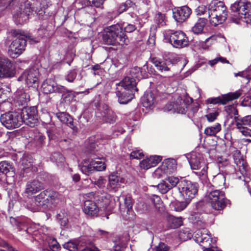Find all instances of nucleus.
<instances>
[{
    "label": "nucleus",
    "mask_w": 251,
    "mask_h": 251,
    "mask_svg": "<svg viewBox=\"0 0 251 251\" xmlns=\"http://www.w3.org/2000/svg\"><path fill=\"white\" fill-rule=\"evenodd\" d=\"M215 43V38L211 36L207 38L205 41H201L199 43V47L203 50H208Z\"/></svg>",
    "instance_id": "nucleus-40"
},
{
    "label": "nucleus",
    "mask_w": 251,
    "mask_h": 251,
    "mask_svg": "<svg viewBox=\"0 0 251 251\" xmlns=\"http://www.w3.org/2000/svg\"><path fill=\"white\" fill-rule=\"evenodd\" d=\"M206 7L203 5H200L196 9L195 12L198 15H201L206 12Z\"/></svg>",
    "instance_id": "nucleus-61"
},
{
    "label": "nucleus",
    "mask_w": 251,
    "mask_h": 251,
    "mask_svg": "<svg viewBox=\"0 0 251 251\" xmlns=\"http://www.w3.org/2000/svg\"><path fill=\"white\" fill-rule=\"evenodd\" d=\"M191 10L187 6L178 7L173 11V17L177 22L185 21L190 15Z\"/></svg>",
    "instance_id": "nucleus-19"
},
{
    "label": "nucleus",
    "mask_w": 251,
    "mask_h": 251,
    "mask_svg": "<svg viewBox=\"0 0 251 251\" xmlns=\"http://www.w3.org/2000/svg\"><path fill=\"white\" fill-rule=\"evenodd\" d=\"M33 11L31 3L26 0H22L20 6L13 14V19L17 24L25 23L29 19L30 14Z\"/></svg>",
    "instance_id": "nucleus-7"
},
{
    "label": "nucleus",
    "mask_w": 251,
    "mask_h": 251,
    "mask_svg": "<svg viewBox=\"0 0 251 251\" xmlns=\"http://www.w3.org/2000/svg\"><path fill=\"white\" fill-rule=\"evenodd\" d=\"M168 183L169 186L172 189L175 187L177 184L179 185V179L177 177L175 176L168 177L166 180Z\"/></svg>",
    "instance_id": "nucleus-48"
},
{
    "label": "nucleus",
    "mask_w": 251,
    "mask_h": 251,
    "mask_svg": "<svg viewBox=\"0 0 251 251\" xmlns=\"http://www.w3.org/2000/svg\"><path fill=\"white\" fill-rule=\"evenodd\" d=\"M15 74V67L11 61L7 59L0 58V77H12Z\"/></svg>",
    "instance_id": "nucleus-15"
},
{
    "label": "nucleus",
    "mask_w": 251,
    "mask_h": 251,
    "mask_svg": "<svg viewBox=\"0 0 251 251\" xmlns=\"http://www.w3.org/2000/svg\"><path fill=\"white\" fill-rule=\"evenodd\" d=\"M157 188L159 191L162 194L167 193L171 189L166 181H163L161 183L159 184L157 186Z\"/></svg>",
    "instance_id": "nucleus-46"
},
{
    "label": "nucleus",
    "mask_w": 251,
    "mask_h": 251,
    "mask_svg": "<svg viewBox=\"0 0 251 251\" xmlns=\"http://www.w3.org/2000/svg\"><path fill=\"white\" fill-rule=\"evenodd\" d=\"M178 190L184 200L191 202L198 192V185L196 183H193L187 180H182L179 182Z\"/></svg>",
    "instance_id": "nucleus-6"
},
{
    "label": "nucleus",
    "mask_w": 251,
    "mask_h": 251,
    "mask_svg": "<svg viewBox=\"0 0 251 251\" xmlns=\"http://www.w3.org/2000/svg\"><path fill=\"white\" fill-rule=\"evenodd\" d=\"M125 183V179L116 172L110 173L108 176L106 189L109 192H116Z\"/></svg>",
    "instance_id": "nucleus-17"
},
{
    "label": "nucleus",
    "mask_w": 251,
    "mask_h": 251,
    "mask_svg": "<svg viewBox=\"0 0 251 251\" xmlns=\"http://www.w3.org/2000/svg\"><path fill=\"white\" fill-rule=\"evenodd\" d=\"M26 45V37L22 35L17 37L9 46L8 52L12 58H16L25 50Z\"/></svg>",
    "instance_id": "nucleus-10"
},
{
    "label": "nucleus",
    "mask_w": 251,
    "mask_h": 251,
    "mask_svg": "<svg viewBox=\"0 0 251 251\" xmlns=\"http://www.w3.org/2000/svg\"><path fill=\"white\" fill-rule=\"evenodd\" d=\"M155 19L158 25L163 26L165 25V15L161 13H157L155 17Z\"/></svg>",
    "instance_id": "nucleus-55"
},
{
    "label": "nucleus",
    "mask_w": 251,
    "mask_h": 251,
    "mask_svg": "<svg viewBox=\"0 0 251 251\" xmlns=\"http://www.w3.org/2000/svg\"><path fill=\"white\" fill-rule=\"evenodd\" d=\"M202 161L203 159L201 158L200 154L194 153L191 154L189 163L191 169L193 170H199L202 167L201 171L195 172V174L202 180H205L207 178V170L208 167Z\"/></svg>",
    "instance_id": "nucleus-9"
},
{
    "label": "nucleus",
    "mask_w": 251,
    "mask_h": 251,
    "mask_svg": "<svg viewBox=\"0 0 251 251\" xmlns=\"http://www.w3.org/2000/svg\"><path fill=\"white\" fill-rule=\"evenodd\" d=\"M38 75L37 69H30L25 71L18 78V80L25 81L28 87L37 88L38 86Z\"/></svg>",
    "instance_id": "nucleus-13"
},
{
    "label": "nucleus",
    "mask_w": 251,
    "mask_h": 251,
    "mask_svg": "<svg viewBox=\"0 0 251 251\" xmlns=\"http://www.w3.org/2000/svg\"><path fill=\"white\" fill-rule=\"evenodd\" d=\"M51 159L58 164L63 163L64 161L63 156L60 153L57 152L54 153L51 155Z\"/></svg>",
    "instance_id": "nucleus-54"
},
{
    "label": "nucleus",
    "mask_w": 251,
    "mask_h": 251,
    "mask_svg": "<svg viewBox=\"0 0 251 251\" xmlns=\"http://www.w3.org/2000/svg\"><path fill=\"white\" fill-rule=\"evenodd\" d=\"M242 94V90H238L234 92H230L223 95V104H226L228 102L238 99Z\"/></svg>",
    "instance_id": "nucleus-30"
},
{
    "label": "nucleus",
    "mask_w": 251,
    "mask_h": 251,
    "mask_svg": "<svg viewBox=\"0 0 251 251\" xmlns=\"http://www.w3.org/2000/svg\"><path fill=\"white\" fill-rule=\"evenodd\" d=\"M195 241L203 248L214 247L216 243L215 238L211 237L209 232L205 228H202L196 231L193 234Z\"/></svg>",
    "instance_id": "nucleus-8"
},
{
    "label": "nucleus",
    "mask_w": 251,
    "mask_h": 251,
    "mask_svg": "<svg viewBox=\"0 0 251 251\" xmlns=\"http://www.w3.org/2000/svg\"><path fill=\"white\" fill-rule=\"evenodd\" d=\"M212 181L214 184L217 187H224L225 184L226 176L223 174H218L217 175L214 176Z\"/></svg>",
    "instance_id": "nucleus-37"
},
{
    "label": "nucleus",
    "mask_w": 251,
    "mask_h": 251,
    "mask_svg": "<svg viewBox=\"0 0 251 251\" xmlns=\"http://www.w3.org/2000/svg\"><path fill=\"white\" fill-rule=\"evenodd\" d=\"M99 110L100 117L103 121L110 124L116 122L117 120L116 114L107 105L103 104L100 106Z\"/></svg>",
    "instance_id": "nucleus-18"
},
{
    "label": "nucleus",
    "mask_w": 251,
    "mask_h": 251,
    "mask_svg": "<svg viewBox=\"0 0 251 251\" xmlns=\"http://www.w3.org/2000/svg\"><path fill=\"white\" fill-rule=\"evenodd\" d=\"M219 113L217 110L214 111L213 112H210L205 115L207 120L209 122H213L219 116Z\"/></svg>",
    "instance_id": "nucleus-51"
},
{
    "label": "nucleus",
    "mask_w": 251,
    "mask_h": 251,
    "mask_svg": "<svg viewBox=\"0 0 251 251\" xmlns=\"http://www.w3.org/2000/svg\"><path fill=\"white\" fill-rule=\"evenodd\" d=\"M206 199L211 207L216 210L223 209L229 203V201L225 198V193L219 190L208 191Z\"/></svg>",
    "instance_id": "nucleus-3"
},
{
    "label": "nucleus",
    "mask_w": 251,
    "mask_h": 251,
    "mask_svg": "<svg viewBox=\"0 0 251 251\" xmlns=\"http://www.w3.org/2000/svg\"><path fill=\"white\" fill-rule=\"evenodd\" d=\"M20 117H22L23 122L31 127L34 126L38 122L36 107L33 106L23 109Z\"/></svg>",
    "instance_id": "nucleus-14"
},
{
    "label": "nucleus",
    "mask_w": 251,
    "mask_h": 251,
    "mask_svg": "<svg viewBox=\"0 0 251 251\" xmlns=\"http://www.w3.org/2000/svg\"><path fill=\"white\" fill-rule=\"evenodd\" d=\"M161 160L159 156H151L150 157L143 159L140 162V167L144 170H148L151 167L155 166Z\"/></svg>",
    "instance_id": "nucleus-22"
},
{
    "label": "nucleus",
    "mask_w": 251,
    "mask_h": 251,
    "mask_svg": "<svg viewBox=\"0 0 251 251\" xmlns=\"http://www.w3.org/2000/svg\"><path fill=\"white\" fill-rule=\"evenodd\" d=\"M207 20L204 18H200L195 25L192 28V31L195 34L202 33L204 27L205 26Z\"/></svg>",
    "instance_id": "nucleus-32"
},
{
    "label": "nucleus",
    "mask_w": 251,
    "mask_h": 251,
    "mask_svg": "<svg viewBox=\"0 0 251 251\" xmlns=\"http://www.w3.org/2000/svg\"><path fill=\"white\" fill-rule=\"evenodd\" d=\"M175 112L184 113L186 112V104L180 97H178L175 103Z\"/></svg>",
    "instance_id": "nucleus-35"
},
{
    "label": "nucleus",
    "mask_w": 251,
    "mask_h": 251,
    "mask_svg": "<svg viewBox=\"0 0 251 251\" xmlns=\"http://www.w3.org/2000/svg\"><path fill=\"white\" fill-rule=\"evenodd\" d=\"M93 183L97 186L99 188H103L105 187L106 179L103 176H100Z\"/></svg>",
    "instance_id": "nucleus-50"
},
{
    "label": "nucleus",
    "mask_w": 251,
    "mask_h": 251,
    "mask_svg": "<svg viewBox=\"0 0 251 251\" xmlns=\"http://www.w3.org/2000/svg\"><path fill=\"white\" fill-rule=\"evenodd\" d=\"M192 236V233L187 229L181 231L179 234L180 239L183 241L190 239Z\"/></svg>",
    "instance_id": "nucleus-49"
},
{
    "label": "nucleus",
    "mask_w": 251,
    "mask_h": 251,
    "mask_svg": "<svg viewBox=\"0 0 251 251\" xmlns=\"http://www.w3.org/2000/svg\"><path fill=\"white\" fill-rule=\"evenodd\" d=\"M48 191H44L35 197V202L38 206H44L49 203V199L47 198Z\"/></svg>",
    "instance_id": "nucleus-29"
},
{
    "label": "nucleus",
    "mask_w": 251,
    "mask_h": 251,
    "mask_svg": "<svg viewBox=\"0 0 251 251\" xmlns=\"http://www.w3.org/2000/svg\"><path fill=\"white\" fill-rule=\"evenodd\" d=\"M48 244L50 249L52 251H57L59 248V245L55 239H50Z\"/></svg>",
    "instance_id": "nucleus-58"
},
{
    "label": "nucleus",
    "mask_w": 251,
    "mask_h": 251,
    "mask_svg": "<svg viewBox=\"0 0 251 251\" xmlns=\"http://www.w3.org/2000/svg\"><path fill=\"white\" fill-rule=\"evenodd\" d=\"M241 105L243 106H250L251 105V96L247 95L244 96V99L241 102Z\"/></svg>",
    "instance_id": "nucleus-60"
},
{
    "label": "nucleus",
    "mask_w": 251,
    "mask_h": 251,
    "mask_svg": "<svg viewBox=\"0 0 251 251\" xmlns=\"http://www.w3.org/2000/svg\"><path fill=\"white\" fill-rule=\"evenodd\" d=\"M43 189L41 183L38 180H34L28 182L26 186L24 194L25 196L30 198L34 194Z\"/></svg>",
    "instance_id": "nucleus-20"
},
{
    "label": "nucleus",
    "mask_w": 251,
    "mask_h": 251,
    "mask_svg": "<svg viewBox=\"0 0 251 251\" xmlns=\"http://www.w3.org/2000/svg\"><path fill=\"white\" fill-rule=\"evenodd\" d=\"M57 218L60 225L62 226H66L68 222V216L65 212H60L57 215Z\"/></svg>",
    "instance_id": "nucleus-43"
},
{
    "label": "nucleus",
    "mask_w": 251,
    "mask_h": 251,
    "mask_svg": "<svg viewBox=\"0 0 251 251\" xmlns=\"http://www.w3.org/2000/svg\"><path fill=\"white\" fill-rule=\"evenodd\" d=\"M56 116L61 123L67 125L71 128H74L73 119L70 115L65 112H59L56 114Z\"/></svg>",
    "instance_id": "nucleus-28"
},
{
    "label": "nucleus",
    "mask_w": 251,
    "mask_h": 251,
    "mask_svg": "<svg viewBox=\"0 0 251 251\" xmlns=\"http://www.w3.org/2000/svg\"><path fill=\"white\" fill-rule=\"evenodd\" d=\"M234 162L241 174H245L248 170L247 163L241 156L240 152L236 151L233 155Z\"/></svg>",
    "instance_id": "nucleus-24"
},
{
    "label": "nucleus",
    "mask_w": 251,
    "mask_h": 251,
    "mask_svg": "<svg viewBox=\"0 0 251 251\" xmlns=\"http://www.w3.org/2000/svg\"><path fill=\"white\" fill-rule=\"evenodd\" d=\"M42 87L44 93L46 94L60 92L63 89L62 86L58 85L54 81L50 79L46 80Z\"/></svg>",
    "instance_id": "nucleus-21"
},
{
    "label": "nucleus",
    "mask_w": 251,
    "mask_h": 251,
    "mask_svg": "<svg viewBox=\"0 0 251 251\" xmlns=\"http://www.w3.org/2000/svg\"><path fill=\"white\" fill-rule=\"evenodd\" d=\"M47 198L49 199V203H56V201L59 199V195L56 192L48 191Z\"/></svg>",
    "instance_id": "nucleus-47"
},
{
    "label": "nucleus",
    "mask_w": 251,
    "mask_h": 251,
    "mask_svg": "<svg viewBox=\"0 0 251 251\" xmlns=\"http://www.w3.org/2000/svg\"><path fill=\"white\" fill-rule=\"evenodd\" d=\"M116 93L121 104H126L133 98V94L131 91L123 90L122 89H120V88H117Z\"/></svg>",
    "instance_id": "nucleus-23"
},
{
    "label": "nucleus",
    "mask_w": 251,
    "mask_h": 251,
    "mask_svg": "<svg viewBox=\"0 0 251 251\" xmlns=\"http://www.w3.org/2000/svg\"><path fill=\"white\" fill-rule=\"evenodd\" d=\"M0 122L7 129H13L20 126L23 123L22 117L16 113H7L0 116Z\"/></svg>",
    "instance_id": "nucleus-12"
},
{
    "label": "nucleus",
    "mask_w": 251,
    "mask_h": 251,
    "mask_svg": "<svg viewBox=\"0 0 251 251\" xmlns=\"http://www.w3.org/2000/svg\"><path fill=\"white\" fill-rule=\"evenodd\" d=\"M103 40L106 44L109 45L119 44L123 46L127 45L129 42L119 25H112L105 28Z\"/></svg>",
    "instance_id": "nucleus-1"
},
{
    "label": "nucleus",
    "mask_w": 251,
    "mask_h": 251,
    "mask_svg": "<svg viewBox=\"0 0 251 251\" xmlns=\"http://www.w3.org/2000/svg\"><path fill=\"white\" fill-rule=\"evenodd\" d=\"M235 125L239 131L246 136L251 137V115L241 118H235Z\"/></svg>",
    "instance_id": "nucleus-16"
},
{
    "label": "nucleus",
    "mask_w": 251,
    "mask_h": 251,
    "mask_svg": "<svg viewBox=\"0 0 251 251\" xmlns=\"http://www.w3.org/2000/svg\"><path fill=\"white\" fill-rule=\"evenodd\" d=\"M231 10L234 16L238 19L251 18V3L248 0H239L231 6Z\"/></svg>",
    "instance_id": "nucleus-5"
},
{
    "label": "nucleus",
    "mask_w": 251,
    "mask_h": 251,
    "mask_svg": "<svg viewBox=\"0 0 251 251\" xmlns=\"http://www.w3.org/2000/svg\"><path fill=\"white\" fill-rule=\"evenodd\" d=\"M221 130V126L219 123L216 124L213 126L206 127L204 129V133L208 136L215 135Z\"/></svg>",
    "instance_id": "nucleus-36"
},
{
    "label": "nucleus",
    "mask_w": 251,
    "mask_h": 251,
    "mask_svg": "<svg viewBox=\"0 0 251 251\" xmlns=\"http://www.w3.org/2000/svg\"><path fill=\"white\" fill-rule=\"evenodd\" d=\"M12 169L11 165L5 161L0 162V172L6 174Z\"/></svg>",
    "instance_id": "nucleus-44"
},
{
    "label": "nucleus",
    "mask_w": 251,
    "mask_h": 251,
    "mask_svg": "<svg viewBox=\"0 0 251 251\" xmlns=\"http://www.w3.org/2000/svg\"><path fill=\"white\" fill-rule=\"evenodd\" d=\"M155 249L156 251H170L169 248L163 243H160Z\"/></svg>",
    "instance_id": "nucleus-63"
},
{
    "label": "nucleus",
    "mask_w": 251,
    "mask_h": 251,
    "mask_svg": "<svg viewBox=\"0 0 251 251\" xmlns=\"http://www.w3.org/2000/svg\"><path fill=\"white\" fill-rule=\"evenodd\" d=\"M103 158H97L96 159H93V164L95 171H102L105 170L106 165L103 161Z\"/></svg>",
    "instance_id": "nucleus-38"
},
{
    "label": "nucleus",
    "mask_w": 251,
    "mask_h": 251,
    "mask_svg": "<svg viewBox=\"0 0 251 251\" xmlns=\"http://www.w3.org/2000/svg\"><path fill=\"white\" fill-rule=\"evenodd\" d=\"M190 202V201L185 200L183 201H177L173 204V206L175 211H181L184 209Z\"/></svg>",
    "instance_id": "nucleus-42"
},
{
    "label": "nucleus",
    "mask_w": 251,
    "mask_h": 251,
    "mask_svg": "<svg viewBox=\"0 0 251 251\" xmlns=\"http://www.w3.org/2000/svg\"><path fill=\"white\" fill-rule=\"evenodd\" d=\"M165 37H169L170 43L176 48H182L188 44V39L185 33L181 31H171L166 33Z\"/></svg>",
    "instance_id": "nucleus-11"
},
{
    "label": "nucleus",
    "mask_w": 251,
    "mask_h": 251,
    "mask_svg": "<svg viewBox=\"0 0 251 251\" xmlns=\"http://www.w3.org/2000/svg\"><path fill=\"white\" fill-rule=\"evenodd\" d=\"M152 62L154 65L155 67L160 71H168L169 68L167 66L166 64L156 58H153L152 59Z\"/></svg>",
    "instance_id": "nucleus-39"
},
{
    "label": "nucleus",
    "mask_w": 251,
    "mask_h": 251,
    "mask_svg": "<svg viewBox=\"0 0 251 251\" xmlns=\"http://www.w3.org/2000/svg\"><path fill=\"white\" fill-rule=\"evenodd\" d=\"M76 72L75 70H73L70 71L68 74L66 75V80L69 82H72L74 81L76 76Z\"/></svg>",
    "instance_id": "nucleus-56"
},
{
    "label": "nucleus",
    "mask_w": 251,
    "mask_h": 251,
    "mask_svg": "<svg viewBox=\"0 0 251 251\" xmlns=\"http://www.w3.org/2000/svg\"><path fill=\"white\" fill-rule=\"evenodd\" d=\"M164 110L166 112L173 111L175 112V103L169 102L166 104L164 107Z\"/></svg>",
    "instance_id": "nucleus-62"
},
{
    "label": "nucleus",
    "mask_w": 251,
    "mask_h": 251,
    "mask_svg": "<svg viewBox=\"0 0 251 251\" xmlns=\"http://www.w3.org/2000/svg\"><path fill=\"white\" fill-rule=\"evenodd\" d=\"M124 205L127 209V212H129L132 207V201L130 196H126L124 197Z\"/></svg>",
    "instance_id": "nucleus-53"
},
{
    "label": "nucleus",
    "mask_w": 251,
    "mask_h": 251,
    "mask_svg": "<svg viewBox=\"0 0 251 251\" xmlns=\"http://www.w3.org/2000/svg\"><path fill=\"white\" fill-rule=\"evenodd\" d=\"M75 95L72 93H69L64 98L65 102L67 103L71 102L75 99Z\"/></svg>",
    "instance_id": "nucleus-64"
},
{
    "label": "nucleus",
    "mask_w": 251,
    "mask_h": 251,
    "mask_svg": "<svg viewBox=\"0 0 251 251\" xmlns=\"http://www.w3.org/2000/svg\"><path fill=\"white\" fill-rule=\"evenodd\" d=\"M208 11L210 23L214 26L222 24L227 18L226 7L222 1L212 0L208 5Z\"/></svg>",
    "instance_id": "nucleus-2"
},
{
    "label": "nucleus",
    "mask_w": 251,
    "mask_h": 251,
    "mask_svg": "<svg viewBox=\"0 0 251 251\" xmlns=\"http://www.w3.org/2000/svg\"><path fill=\"white\" fill-rule=\"evenodd\" d=\"M208 103L210 104H222L223 102V96L221 97H218L216 98H209L207 100Z\"/></svg>",
    "instance_id": "nucleus-57"
},
{
    "label": "nucleus",
    "mask_w": 251,
    "mask_h": 251,
    "mask_svg": "<svg viewBox=\"0 0 251 251\" xmlns=\"http://www.w3.org/2000/svg\"><path fill=\"white\" fill-rule=\"evenodd\" d=\"M161 165L168 175L173 174L176 169V162L173 158L165 159Z\"/></svg>",
    "instance_id": "nucleus-26"
},
{
    "label": "nucleus",
    "mask_w": 251,
    "mask_h": 251,
    "mask_svg": "<svg viewBox=\"0 0 251 251\" xmlns=\"http://www.w3.org/2000/svg\"><path fill=\"white\" fill-rule=\"evenodd\" d=\"M105 0H88L89 3L91 5H93L96 7H100Z\"/></svg>",
    "instance_id": "nucleus-59"
},
{
    "label": "nucleus",
    "mask_w": 251,
    "mask_h": 251,
    "mask_svg": "<svg viewBox=\"0 0 251 251\" xmlns=\"http://www.w3.org/2000/svg\"><path fill=\"white\" fill-rule=\"evenodd\" d=\"M144 156L143 152L140 150H135L130 153V159H140Z\"/></svg>",
    "instance_id": "nucleus-52"
},
{
    "label": "nucleus",
    "mask_w": 251,
    "mask_h": 251,
    "mask_svg": "<svg viewBox=\"0 0 251 251\" xmlns=\"http://www.w3.org/2000/svg\"><path fill=\"white\" fill-rule=\"evenodd\" d=\"M16 95L17 101L21 105L26 104L30 100L29 95L22 90H18Z\"/></svg>",
    "instance_id": "nucleus-33"
},
{
    "label": "nucleus",
    "mask_w": 251,
    "mask_h": 251,
    "mask_svg": "<svg viewBox=\"0 0 251 251\" xmlns=\"http://www.w3.org/2000/svg\"><path fill=\"white\" fill-rule=\"evenodd\" d=\"M136 85L135 80L134 78L125 77L124 79L117 84V88H120L123 90L130 91L134 89Z\"/></svg>",
    "instance_id": "nucleus-25"
},
{
    "label": "nucleus",
    "mask_w": 251,
    "mask_h": 251,
    "mask_svg": "<svg viewBox=\"0 0 251 251\" xmlns=\"http://www.w3.org/2000/svg\"><path fill=\"white\" fill-rule=\"evenodd\" d=\"M154 102V98L152 93L144 95L142 99V103L144 107H151Z\"/></svg>",
    "instance_id": "nucleus-34"
},
{
    "label": "nucleus",
    "mask_w": 251,
    "mask_h": 251,
    "mask_svg": "<svg viewBox=\"0 0 251 251\" xmlns=\"http://www.w3.org/2000/svg\"><path fill=\"white\" fill-rule=\"evenodd\" d=\"M85 199L83 205V211L88 216L97 217L99 216L100 206L99 203H96L94 200H96V194L90 192L84 195Z\"/></svg>",
    "instance_id": "nucleus-4"
},
{
    "label": "nucleus",
    "mask_w": 251,
    "mask_h": 251,
    "mask_svg": "<svg viewBox=\"0 0 251 251\" xmlns=\"http://www.w3.org/2000/svg\"><path fill=\"white\" fill-rule=\"evenodd\" d=\"M167 221L169 226L173 228H177L182 225V220L181 217H176L172 215H168Z\"/></svg>",
    "instance_id": "nucleus-31"
},
{
    "label": "nucleus",
    "mask_w": 251,
    "mask_h": 251,
    "mask_svg": "<svg viewBox=\"0 0 251 251\" xmlns=\"http://www.w3.org/2000/svg\"><path fill=\"white\" fill-rule=\"evenodd\" d=\"M168 176L162 165H160L153 173L152 176L156 178H160Z\"/></svg>",
    "instance_id": "nucleus-41"
},
{
    "label": "nucleus",
    "mask_w": 251,
    "mask_h": 251,
    "mask_svg": "<svg viewBox=\"0 0 251 251\" xmlns=\"http://www.w3.org/2000/svg\"><path fill=\"white\" fill-rule=\"evenodd\" d=\"M64 249L69 251H76L77 250V244L74 241H69L63 245Z\"/></svg>",
    "instance_id": "nucleus-45"
},
{
    "label": "nucleus",
    "mask_w": 251,
    "mask_h": 251,
    "mask_svg": "<svg viewBox=\"0 0 251 251\" xmlns=\"http://www.w3.org/2000/svg\"><path fill=\"white\" fill-rule=\"evenodd\" d=\"M93 164V159L84 160L82 163L80 168L81 172L87 176L93 173L95 171V168Z\"/></svg>",
    "instance_id": "nucleus-27"
}]
</instances>
